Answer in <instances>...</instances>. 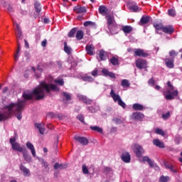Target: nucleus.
<instances>
[{"mask_svg": "<svg viewBox=\"0 0 182 182\" xmlns=\"http://www.w3.org/2000/svg\"><path fill=\"white\" fill-rule=\"evenodd\" d=\"M46 93H50L53 92H59L60 89L58 85L54 84H48L45 82H41L40 86L34 88L31 94L26 92L23 93V98L24 100H32L33 96H36V100H42L45 97V91Z\"/></svg>", "mask_w": 182, "mask_h": 182, "instance_id": "obj_1", "label": "nucleus"}, {"mask_svg": "<svg viewBox=\"0 0 182 182\" xmlns=\"http://www.w3.org/2000/svg\"><path fill=\"white\" fill-rule=\"evenodd\" d=\"M168 88L163 92V95L166 100H173L178 96V90H174V86L170 81L167 82Z\"/></svg>", "mask_w": 182, "mask_h": 182, "instance_id": "obj_2", "label": "nucleus"}, {"mask_svg": "<svg viewBox=\"0 0 182 182\" xmlns=\"http://www.w3.org/2000/svg\"><path fill=\"white\" fill-rule=\"evenodd\" d=\"M25 106V101H20L18 103H11L9 105L6 107V109H8L9 112H13V110H16V112H22L23 110V107Z\"/></svg>", "mask_w": 182, "mask_h": 182, "instance_id": "obj_3", "label": "nucleus"}, {"mask_svg": "<svg viewBox=\"0 0 182 182\" xmlns=\"http://www.w3.org/2000/svg\"><path fill=\"white\" fill-rule=\"evenodd\" d=\"M9 143L11 145V149L14 151H19V153H22L26 148L22 147L21 144L16 142V138H11L9 139Z\"/></svg>", "mask_w": 182, "mask_h": 182, "instance_id": "obj_4", "label": "nucleus"}, {"mask_svg": "<svg viewBox=\"0 0 182 182\" xmlns=\"http://www.w3.org/2000/svg\"><path fill=\"white\" fill-rule=\"evenodd\" d=\"M111 97L113 99L114 102H117L119 106H121L123 109H126V103L122 100L120 95L114 93V90L113 89L111 90L109 93Z\"/></svg>", "mask_w": 182, "mask_h": 182, "instance_id": "obj_5", "label": "nucleus"}, {"mask_svg": "<svg viewBox=\"0 0 182 182\" xmlns=\"http://www.w3.org/2000/svg\"><path fill=\"white\" fill-rule=\"evenodd\" d=\"M135 65L138 69H146L147 68V60L143 58H138L135 61Z\"/></svg>", "mask_w": 182, "mask_h": 182, "instance_id": "obj_6", "label": "nucleus"}, {"mask_svg": "<svg viewBox=\"0 0 182 182\" xmlns=\"http://www.w3.org/2000/svg\"><path fill=\"white\" fill-rule=\"evenodd\" d=\"M134 56H139V58H147L149 56V53H146L143 49L136 48L134 50Z\"/></svg>", "mask_w": 182, "mask_h": 182, "instance_id": "obj_7", "label": "nucleus"}, {"mask_svg": "<svg viewBox=\"0 0 182 182\" xmlns=\"http://www.w3.org/2000/svg\"><path fill=\"white\" fill-rule=\"evenodd\" d=\"M77 99L78 100H80L82 103H85V105H92L93 103V100L87 98L86 95H77Z\"/></svg>", "mask_w": 182, "mask_h": 182, "instance_id": "obj_8", "label": "nucleus"}, {"mask_svg": "<svg viewBox=\"0 0 182 182\" xmlns=\"http://www.w3.org/2000/svg\"><path fill=\"white\" fill-rule=\"evenodd\" d=\"M75 140L76 141H78V143H80L82 146H87L89 144V139L85 137L82 136H75Z\"/></svg>", "mask_w": 182, "mask_h": 182, "instance_id": "obj_9", "label": "nucleus"}, {"mask_svg": "<svg viewBox=\"0 0 182 182\" xmlns=\"http://www.w3.org/2000/svg\"><path fill=\"white\" fill-rule=\"evenodd\" d=\"M162 32L164 33H166L167 35H171V33H174V27L171 25L164 26Z\"/></svg>", "mask_w": 182, "mask_h": 182, "instance_id": "obj_10", "label": "nucleus"}, {"mask_svg": "<svg viewBox=\"0 0 182 182\" xmlns=\"http://www.w3.org/2000/svg\"><path fill=\"white\" fill-rule=\"evenodd\" d=\"M134 151L137 157H141L144 153V149H143V146L140 145H136Z\"/></svg>", "mask_w": 182, "mask_h": 182, "instance_id": "obj_11", "label": "nucleus"}, {"mask_svg": "<svg viewBox=\"0 0 182 182\" xmlns=\"http://www.w3.org/2000/svg\"><path fill=\"white\" fill-rule=\"evenodd\" d=\"M74 11L75 14H86V12H87V9H86L85 6L77 5L74 7Z\"/></svg>", "mask_w": 182, "mask_h": 182, "instance_id": "obj_12", "label": "nucleus"}, {"mask_svg": "<svg viewBox=\"0 0 182 182\" xmlns=\"http://www.w3.org/2000/svg\"><path fill=\"white\" fill-rule=\"evenodd\" d=\"M26 146L28 150H31L33 157H36V151L33 144L29 141L26 142Z\"/></svg>", "mask_w": 182, "mask_h": 182, "instance_id": "obj_13", "label": "nucleus"}, {"mask_svg": "<svg viewBox=\"0 0 182 182\" xmlns=\"http://www.w3.org/2000/svg\"><path fill=\"white\" fill-rule=\"evenodd\" d=\"M20 170L22 171L24 177H29L31 176V171L23 165H20Z\"/></svg>", "mask_w": 182, "mask_h": 182, "instance_id": "obj_14", "label": "nucleus"}, {"mask_svg": "<svg viewBox=\"0 0 182 182\" xmlns=\"http://www.w3.org/2000/svg\"><path fill=\"white\" fill-rule=\"evenodd\" d=\"M102 73H103L104 76H109V77H111V79H116V74H114V73L108 71L106 68L102 70Z\"/></svg>", "mask_w": 182, "mask_h": 182, "instance_id": "obj_15", "label": "nucleus"}, {"mask_svg": "<svg viewBox=\"0 0 182 182\" xmlns=\"http://www.w3.org/2000/svg\"><path fill=\"white\" fill-rule=\"evenodd\" d=\"M21 153L23 154V157L24 160H26L27 163H31V161H32V157L31 156V155H29V152H28V149H26Z\"/></svg>", "mask_w": 182, "mask_h": 182, "instance_id": "obj_16", "label": "nucleus"}, {"mask_svg": "<svg viewBox=\"0 0 182 182\" xmlns=\"http://www.w3.org/2000/svg\"><path fill=\"white\" fill-rule=\"evenodd\" d=\"M35 127L38 129V132L41 134H45V123L41 124V123H36Z\"/></svg>", "mask_w": 182, "mask_h": 182, "instance_id": "obj_17", "label": "nucleus"}, {"mask_svg": "<svg viewBox=\"0 0 182 182\" xmlns=\"http://www.w3.org/2000/svg\"><path fill=\"white\" fill-rule=\"evenodd\" d=\"M107 28H110L112 25H114V18L112 15L106 16Z\"/></svg>", "mask_w": 182, "mask_h": 182, "instance_id": "obj_18", "label": "nucleus"}, {"mask_svg": "<svg viewBox=\"0 0 182 182\" xmlns=\"http://www.w3.org/2000/svg\"><path fill=\"white\" fill-rule=\"evenodd\" d=\"M121 159L124 163H130V154L129 152H124Z\"/></svg>", "mask_w": 182, "mask_h": 182, "instance_id": "obj_19", "label": "nucleus"}, {"mask_svg": "<svg viewBox=\"0 0 182 182\" xmlns=\"http://www.w3.org/2000/svg\"><path fill=\"white\" fill-rule=\"evenodd\" d=\"M85 50L87 55H90V56H93V55H95L93 53V50H95V46L92 45H87L85 47Z\"/></svg>", "mask_w": 182, "mask_h": 182, "instance_id": "obj_20", "label": "nucleus"}, {"mask_svg": "<svg viewBox=\"0 0 182 182\" xmlns=\"http://www.w3.org/2000/svg\"><path fill=\"white\" fill-rule=\"evenodd\" d=\"M132 109L133 110L141 112V110H144L146 107H144V106H143V105L141 104L135 103V104H133Z\"/></svg>", "mask_w": 182, "mask_h": 182, "instance_id": "obj_21", "label": "nucleus"}, {"mask_svg": "<svg viewBox=\"0 0 182 182\" xmlns=\"http://www.w3.org/2000/svg\"><path fill=\"white\" fill-rule=\"evenodd\" d=\"M108 29L109 32L112 33V35H116L117 33H119V29L117 28V24H113L110 27H108Z\"/></svg>", "mask_w": 182, "mask_h": 182, "instance_id": "obj_22", "label": "nucleus"}, {"mask_svg": "<svg viewBox=\"0 0 182 182\" xmlns=\"http://www.w3.org/2000/svg\"><path fill=\"white\" fill-rule=\"evenodd\" d=\"M150 19H151L150 16H142L141 18L139 25L140 26L147 25V23L150 22Z\"/></svg>", "mask_w": 182, "mask_h": 182, "instance_id": "obj_23", "label": "nucleus"}, {"mask_svg": "<svg viewBox=\"0 0 182 182\" xmlns=\"http://www.w3.org/2000/svg\"><path fill=\"white\" fill-rule=\"evenodd\" d=\"M153 144L154 146H156V147H159L160 149H164V147H166L164 142H161L159 139H154Z\"/></svg>", "mask_w": 182, "mask_h": 182, "instance_id": "obj_24", "label": "nucleus"}, {"mask_svg": "<svg viewBox=\"0 0 182 182\" xmlns=\"http://www.w3.org/2000/svg\"><path fill=\"white\" fill-rule=\"evenodd\" d=\"M98 11L99 14L105 16V15H106L109 11V9H107L105 6L102 5L99 6Z\"/></svg>", "mask_w": 182, "mask_h": 182, "instance_id": "obj_25", "label": "nucleus"}, {"mask_svg": "<svg viewBox=\"0 0 182 182\" xmlns=\"http://www.w3.org/2000/svg\"><path fill=\"white\" fill-rule=\"evenodd\" d=\"M166 65L169 69H173L174 68V59L170 60L169 58L165 59Z\"/></svg>", "mask_w": 182, "mask_h": 182, "instance_id": "obj_26", "label": "nucleus"}, {"mask_svg": "<svg viewBox=\"0 0 182 182\" xmlns=\"http://www.w3.org/2000/svg\"><path fill=\"white\" fill-rule=\"evenodd\" d=\"M142 161L144 163H146V161L151 168L154 167V162L151 161L149 156H143Z\"/></svg>", "mask_w": 182, "mask_h": 182, "instance_id": "obj_27", "label": "nucleus"}, {"mask_svg": "<svg viewBox=\"0 0 182 182\" xmlns=\"http://www.w3.org/2000/svg\"><path fill=\"white\" fill-rule=\"evenodd\" d=\"M122 31H123L124 33H130V32H133V27H132V26H123Z\"/></svg>", "mask_w": 182, "mask_h": 182, "instance_id": "obj_28", "label": "nucleus"}, {"mask_svg": "<svg viewBox=\"0 0 182 182\" xmlns=\"http://www.w3.org/2000/svg\"><path fill=\"white\" fill-rule=\"evenodd\" d=\"M67 167H68V166L66 164H59L57 162L54 165V170H58V168L60 170H63V169L66 168Z\"/></svg>", "mask_w": 182, "mask_h": 182, "instance_id": "obj_29", "label": "nucleus"}, {"mask_svg": "<svg viewBox=\"0 0 182 182\" xmlns=\"http://www.w3.org/2000/svg\"><path fill=\"white\" fill-rule=\"evenodd\" d=\"M49 119H59V120H63L65 115L63 114H50L47 116Z\"/></svg>", "mask_w": 182, "mask_h": 182, "instance_id": "obj_30", "label": "nucleus"}, {"mask_svg": "<svg viewBox=\"0 0 182 182\" xmlns=\"http://www.w3.org/2000/svg\"><path fill=\"white\" fill-rule=\"evenodd\" d=\"M131 118L133 119L134 120H138L139 122H141V120L144 119V114L132 115Z\"/></svg>", "mask_w": 182, "mask_h": 182, "instance_id": "obj_31", "label": "nucleus"}, {"mask_svg": "<svg viewBox=\"0 0 182 182\" xmlns=\"http://www.w3.org/2000/svg\"><path fill=\"white\" fill-rule=\"evenodd\" d=\"M64 52L67 53V55H70L72 53V48L68 46V42H64Z\"/></svg>", "mask_w": 182, "mask_h": 182, "instance_id": "obj_32", "label": "nucleus"}, {"mask_svg": "<svg viewBox=\"0 0 182 182\" xmlns=\"http://www.w3.org/2000/svg\"><path fill=\"white\" fill-rule=\"evenodd\" d=\"M83 36H84L83 31L79 30L77 31L75 38L77 41H82V39L83 38Z\"/></svg>", "mask_w": 182, "mask_h": 182, "instance_id": "obj_33", "label": "nucleus"}, {"mask_svg": "<svg viewBox=\"0 0 182 182\" xmlns=\"http://www.w3.org/2000/svg\"><path fill=\"white\" fill-rule=\"evenodd\" d=\"M34 8L37 14H41V11H42V6H41V3L38 1L34 2Z\"/></svg>", "mask_w": 182, "mask_h": 182, "instance_id": "obj_34", "label": "nucleus"}, {"mask_svg": "<svg viewBox=\"0 0 182 182\" xmlns=\"http://www.w3.org/2000/svg\"><path fill=\"white\" fill-rule=\"evenodd\" d=\"M77 32V28H73L68 33V38H75V35H76V33Z\"/></svg>", "mask_w": 182, "mask_h": 182, "instance_id": "obj_35", "label": "nucleus"}, {"mask_svg": "<svg viewBox=\"0 0 182 182\" xmlns=\"http://www.w3.org/2000/svg\"><path fill=\"white\" fill-rule=\"evenodd\" d=\"M82 79L84 82H93V80H95L92 76L88 75H85L82 77Z\"/></svg>", "mask_w": 182, "mask_h": 182, "instance_id": "obj_36", "label": "nucleus"}, {"mask_svg": "<svg viewBox=\"0 0 182 182\" xmlns=\"http://www.w3.org/2000/svg\"><path fill=\"white\" fill-rule=\"evenodd\" d=\"M164 166L166 168H168V170H171L172 173H177V169L174 168V166L173 165L165 164Z\"/></svg>", "mask_w": 182, "mask_h": 182, "instance_id": "obj_37", "label": "nucleus"}, {"mask_svg": "<svg viewBox=\"0 0 182 182\" xmlns=\"http://www.w3.org/2000/svg\"><path fill=\"white\" fill-rule=\"evenodd\" d=\"M84 26L87 27V26H91L95 29L96 28V23L92 22V21H85L84 22Z\"/></svg>", "mask_w": 182, "mask_h": 182, "instance_id": "obj_38", "label": "nucleus"}, {"mask_svg": "<svg viewBox=\"0 0 182 182\" xmlns=\"http://www.w3.org/2000/svg\"><path fill=\"white\" fill-rule=\"evenodd\" d=\"M99 57L100 60H106V52L103 50H100Z\"/></svg>", "mask_w": 182, "mask_h": 182, "instance_id": "obj_39", "label": "nucleus"}, {"mask_svg": "<svg viewBox=\"0 0 182 182\" xmlns=\"http://www.w3.org/2000/svg\"><path fill=\"white\" fill-rule=\"evenodd\" d=\"M93 132H97L98 133H103V129L97 126H91L90 127Z\"/></svg>", "mask_w": 182, "mask_h": 182, "instance_id": "obj_40", "label": "nucleus"}, {"mask_svg": "<svg viewBox=\"0 0 182 182\" xmlns=\"http://www.w3.org/2000/svg\"><path fill=\"white\" fill-rule=\"evenodd\" d=\"M164 27V25L161 23H154V28L156 29V31H163V28Z\"/></svg>", "mask_w": 182, "mask_h": 182, "instance_id": "obj_41", "label": "nucleus"}, {"mask_svg": "<svg viewBox=\"0 0 182 182\" xmlns=\"http://www.w3.org/2000/svg\"><path fill=\"white\" fill-rule=\"evenodd\" d=\"M110 63H112V65H113V66H116L117 65H119V59H117V58L116 57H112L110 60H109Z\"/></svg>", "mask_w": 182, "mask_h": 182, "instance_id": "obj_42", "label": "nucleus"}, {"mask_svg": "<svg viewBox=\"0 0 182 182\" xmlns=\"http://www.w3.org/2000/svg\"><path fill=\"white\" fill-rule=\"evenodd\" d=\"M121 86H122V87H129L130 82H129L127 80H122L121 82Z\"/></svg>", "mask_w": 182, "mask_h": 182, "instance_id": "obj_43", "label": "nucleus"}, {"mask_svg": "<svg viewBox=\"0 0 182 182\" xmlns=\"http://www.w3.org/2000/svg\"><path fill=\"white\" fill-rule=\"evenodd\" d=\"M54 83H56L60 86H63V85H65V81L63 80V78L57 79V80H54Z\"/></svg>", "mask_w": 182, "mask_h": 182, "instance_id": "obj_44", "label": "nucleus"}, {"mask_svg": "<svg viewBox=\"0 0 182 182\" xmlns=\"http://www.w3.org/2000/svg\"><path fill=\"white\" fill-rule=\"evenodd\" d=\"M177 55H178V52H176L174 50H171V51H169V56H171V58H173V59H174V58H176Z\"/></svg>", "mask_w": 182, "mask_h": 182, "instance_id": "obj_45", "label": "nucleus"}, {"mask_svg": "<svg viewBox=\"0 0 182 182\" xmlns=\"http://www.w3.org/2000/svg\"><path fill=\"white\" fill-rule=\"evenodd\" d=\"M155 133L156 134H159L160 136H164V131H163V129H160V128H156L155 129Z\"/></svg>", "mask_w": 182, "mask_h": 182, "instance_id": "obj_46", "label": "nucleus"}, {"mask_svg": "<svg viewBox=\"0 0 182 182\" xmlns=\"http://www.w3.org/2000/svg\"><path fill=\"white\" fill-rule=\"evenodd\" d=\"M168 180H170V177H168V176H161L159 178V181L160 182H167V181H168Z\"/></svg>", "mask_w": 182, "mask_h": 182, "instance_id": "obj_47", "label": "nucleus"}, {"mask_svg": "<svg viewBox=\"0 0 182 182\" xmlns=\"http://www.w3.org/2000/svg\"><path fill=\"white\" fill-rule=\"evenodd\" d=\"M77 119L81 122V123H83L84 124H86V122H85V117L83 114H79L77 116Z\"/></svg>", "mask_w": 182, "mask_h": 182, "instance_id": "obj_48", "label": "nucleus"}, {"mask_svg": "<svg viewBox=\"0 0 182 182\" xmlns=\"http://www.w3.org/2000/svg\"><path fill=\"white\" fill-rule=\"evenodd\" d=\"M7 119H9V115L0 114V122H4V120H6Z\"/></svg>", "mask_w": 182, "mask_h": 182, "instance_id": "obj_49", "label": "nucleus"}, {"mask_svg": "<svg viewBox=\"0 0 182 182\" xmlns=\"http://www.w3.org/2000/svg\"><path fill=\"white\" fill-rule=\"evenodd\" d=\"M82 170L83 174H89V169L86 165H82Z\"/></svg>", "mask_w": 182, "mask_h": 182, "instance_id": "obj_50", "label": "nucleus"}, {"mask_svg": "<svg viewBox=\"0 0 182 182\" xmlns=\"http://www.w3.org/2000/svg\"><path fill=\"white\" fill-rule=\"evenodd\" d=\"M63 96L65 97V100H70L72 99V97L70 95L68 92H63Z\"/></svg>", "mask_w": 182, "mask_h": 182, "instance_id": "obj_51", "label": "nucleus"}, {"mask_svg": "<svg viewBox=\"0 0 182 182\" xmlns=\"http://www.w3.org/2000/svg\"><path fill=\"white\" fill-rule=\"evenodd\" d=\"M41 164H42L43 167H44V168H46V169L49 167V164L44 159L41 160Z\"/></svg>", "mask_w": 182, "mask_h": 182, "instance_id": "obj_52", "label": "nucleus"}, {"mask_svg": "<svg viewBox=\"0 0 182 182\" xmlns=\"http://www.w3.org/2000/svg\"><path fill=\"white\" fill-rule=\"evenodd\" d=\"M129 9L132 10L134 12H137L139 11V6L137 5L129 6Z\"/></svg>", "mask_w": 182, "mask_h": 182, "instance_id": "obj_53", "label": "nucleus"}, {"mask_svg": "<svg viewBox=\"0 0 182 182\" xmlns=\"http://www.w3.org/2000/svg\"><path fill=\"white\" fill-rule=\"evenodd\" d=\"M23 37H22V31H17V41H22Z\"/></svg>", "mask_w": 182, "mask_h": 182, "instance_id": "obj_54", "label": "nucleus"}, {"mask_svg": "<svg viewBox=\"0 0 182 182\" xmlns=\"http://www.w3.org/2000/svg\"><path fill=\"white\" fill-rule=\"evenodd\" d=\"M168 14L169 16H176V11L173 9H169L168 11Z\"/></svg>", "mask_w": 182, "mask_h": 182, "instance_id": "obj_55", "label": "nucleus"}, {"mask_svg": "<svg viewBox=\"0 0 182 182\" xmlns=\"http://www.w3.org/2000/svg\"><path fill=\"white\" fill-rule=\"evenodd\" d=\"M17 50H16V53L19 54V53L21 52V42H19V41H17Z\"/></svg>", "mask_w": 182, "mask_h": 182, "instance_id": "obj_56", "label": "nucleus"}, {"mask_svg": "<svg viewBox=\"0 0 182 182\" xmlns=\"http://www.w3.org/2000/svg\"><path fill=\"white\" fill-rule=\"evenodd\" d=\"M113 122H114L116 123V124H122V119H118V118L113 119Z\"/></svg>", "mask_w": 182, "mask_h": 182, "instance_id": "obj_57", "label": "nucleus"}, {"mask_svg": "<svg viewBox=\"0 0 182 182\" xmlns=\"http://www.w3.org/2000/svg\"><path fill=\"white\" fill-rule=\"evenodd\" d=\"M47 44H48V41L46 39H44L41 42V46H43V48H46Z\"/></svg>", "mask_w": 182, "mask_h": 182, "instance_id": "obj_58", "label": "nucleus"}, {"mask_svg": "<svg viewBox=\"0 0 182 182\" xmlns=\"http://www.w3.org/2000/svg\"><path fill=\"white\" fill-rule=\"evenodd\" d=\"M14 25H16L17 32L22 31V30H21V26H19V24H18V23H14Z\"/></svg>", "mask_w": 182, "mask_h": 182, "instance_id": "obj_59", "label": "nucleus"}, {"mask_svg": "<svg viewBox=\"0 0 182 182\" xmlns=\"http://www.w3.org/2000/svg\"><path fill=\"white\" fill-rule=\"evenodd\" d=\"M88 111L91 113H96V109H95V108H93V107H89Z\"/></svg>", "mask_w": 182, "mask_h": 182, "instance_id": "obj_60", "label": "nucleus"}, {"mask_svg": "<svg viewBox=\"0 0 182 182\" xmlns=\"http://www.w3.org/2000/svg\"><path fill=\"white\" fill-rule=\"evenodd\" d=\"M161 117L164 120H167V119L170 118V114H162Z\"/></svg>", "mask_w": 182, "mask_h": 182, "instance_id": "obj_61", "label": "nucleus"}, {"mask_svg": "<svg viewBox=\"0 0 182 182\" xmlns=\"http://www.w3.org/2000/svg\"><path fill=\"white\" fill-rule=\"evenodd\" d=\"M148 83H149V85H154L156 83V82L154 81V80L153 78H151L149 80Z\"/></svg>", "mask_w": 182, "mask_h": 182, "instance_id": "obj_62", "label": "nucleus"}, {"mask_svg": "<svg viewBox=\"0 0 182 182\" xmlns=\"http://www.w3.org/2000/svg\"><path fill=\"white\" fill-rule=\"evenodd\" d=\"M97 73H98V71L97 70H94L92 73H91V75L94 77H96L97 76Z\"/></svg>", "mask_w": 182, "mask_h": 182, "instance_id": "obj_63", "label": "nucleus"}, {"mask_svg": "<svg viewBox=\"0 0 182 182\" xmlns=\"http://www.w3.org/2000/svg\"><path fill=\"white\" fill-rule=\"evenodd\" d=\"M7 9L9 12H14V7H12L11 5L8 6Z\"/></svg>", "mask_w": 182, "mask_h": 182, "instance_id": "obj_64", "label": "nucleus"}]
</instances>
